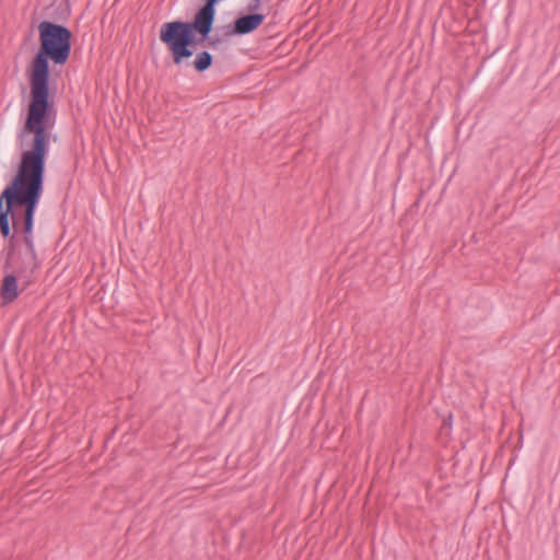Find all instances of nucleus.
<instances>
[{"instance_id":"6","label":"nucleus","mask_w":560,"mask_h":560,"mask_svg":"<svg viewBox=\"0 0 560 560\" xmlns=\"http://www.w3.org/2000/svg\"><path fill=\"white\" fill-rule=\"evenodd\" d=\"M0 295L4 304L13 302L19 296L18 280L14 276L8 275L3 278Z\"/></svg>"},{"instance_id":"2","label":"nucleus","mask_w":560,"mask_h":560,"mask_svg":"<svg viewBox=\"0 0 560 560\" xmlns=\"http://www.w3.org/2000/svg\"><path fill=\"white\" fill-rule=\"evenodd\" d=\"M38 31L40 48L30 67L28 77L48 80V58L57 65L68 60L71 33L68 28L50 22H42Z\"/></svg>"},{"instance_id":"8","label":"nucleus","mask_w":560,"mask_h":560,"mask_svg":"<svg viewBox=\"0 0 560 560\" xmlns=\"http://www.w3.org/2000/svg\"><path fill=\"white\" fill-rule=\"evenodd\" d=\"M206 1L209 3L215 4V2H218L219 0H206Z\"/></svg>"},{"instance_id":"7","label":"nucleus","mask_w":560,"mask_h":560,"mask_svg":"<svg viewBox=\"0 0 560 560\" xmlns=\"http://www.w3.org/2000/svg\"><path fill=\"white\" fill-rule=\"evenodd\" d=\"M212 63V57L208 51H202L199 55H197L194 67L197 71H205L207 70Z\"/></svg>"},{"instance_id":"1","label":"nucleus","mask_w":560,"mask_h":560,"mask_svg":"<svg viewBox=\"0 0 560 560\" xmlns=\"http://www.w3.org/2000/svg\"><path fill=\"white\" fill-rule=\"evenodd\" d=\"M28 78L31 101L26 121L19 133L21 158L11 184L0 196V232L4 237L11 236L12 232L24 233L33 255V220L43 192L45 160L55 115L49 102L48 80Z\"/></svg>"},{"instance_id":"4","label":"nucleus","mask_w":560,"mask_h":560,"mask_svg":"<svg viewBox=\"0 0 560 560\" xmlns=\"http://www.w3.org/2000/svg\"><path fill=\"white\" fill-rule=\"evenodd\" d=\"M214 15V4L206 1V4L198 11L194 21L189 23L191 26V32H197L202 37H207L211 32Z\"/></svg>"},{"instance_id":"5","label":"nucleus","mask_w":560,"mask_h":560,"mask_svg":"<svg viewBox=\"0 0 560 560\" xmlns=\"http://www.w3.org/2000/svg\"><path fill=\"white\" fill-rule=\"evenodd\" d=\"M265 21V15L261 13H253L240 16L234 21L232 34L245 35L256 31Z\"/></svg>"},{"instance_id":"3","label":"nucleus","mask_w":560,"mask_h":560,"mask_svg":"<svg viewBox=\"0 0 560 560\" xmlns=\"http://www.w3.org/2000/svg\"><path fill=\"white\" fill-rule=\"evenodd\" d=\"M160 39L172 52L173 61L180 65L184 59L192 56L189 46L194 43V34L188 22L173 21L162 24Z\"/></svg>"}]
</instances>
